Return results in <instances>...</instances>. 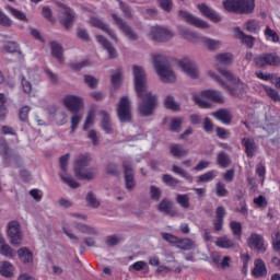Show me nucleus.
Wrapping results in <instances>:
<instances>
[{
  "label": "nucleus",
  "instance_id": "f257e3e1",
  "mask_svg": "<svg viewBox=\"0 0 280 280\" xmlns=\"http://www.w3.org/2000/svg\"><path fill=\"white\" fill-rule=\"evenodd\" d=\"M133 74V89L137 97L140 102L138 103V113L140 117H152L156 106H159V98L148 90V74L145 69L141 66H132Z\"/></svg>",
  "mask_w": 280,
  "mask_h": 280
},
{
  "label": "nucleus",
  "instance_id": "f03ea898",
  "mask_svg": "<svg viewBox=\"0 0 280 280\" xmlns=\"http://www.w3.org/2000/svg\"><path fill=\"white\" fill-rule=\"evenodd\" d=\"M217 71L230 84H228L220 75L215 74L213 71H209L208 75L218 82L222 89L229 92L233 97H238L242 100L244 97V82L240 78L235 77L231 71L225 68H222L220 63L215 66Z\"/></svg>",
  "mask_w": 280,
  "mask_h": 280
},
{
  "label": "nucleus",
  "instance_id": "7ed1b4c3",
  "mask_svg": "<svg viewBox=\"0 0 280 280\" xmlns=\"http://www.w3.org/2000/svg\"><path fill=\"white\" fill-rule=\"evenodd\" d=\"M153 65L158 75H160L161 81L164 82V84H172L173 82H176V74H174V70H172V67H170L165 57L162 55H154Z\"/></svg>",
  "mask_w": 280,
  "mask_h": 280
},
{
  "label": "nucleus",
  "instance_id": "20e7f679",
  "mask_svg": "<svg viewBox=\"0 0 280 280\" xmlns=\"http://www.w3.org/2000/svg\"><path fill=\"white\" fill-rule=\"evenodd\" d=\"M91 165V155H80L74 162V175L79 180H93L95 179V172L92 168H88Z\"/></svg>",
  "mask_w": 280,
  "mask_h": 280
},
{
  "label": "nucleus",
  "instance_id": "39448f33",
  "mask_svg": "<svg viewBox=\"0 0 280 280\" xmlns=\"http://www.w3.org/2000/svg\"><path fill=\"white\" fill-rule=\"evenodd\" d=\"M0 154L3 158L5 167H10V165H15V167H21V155L19 152L11 149L8 145V141L0 140Z\"/></svg>",
  "mask_w": 280,
  "mask_h": 280
},
{
  "label": "nucleus",
  "instance_id": "423d86ee",
  "mask_svg": "<svg viewBox=\"0 0 280 280\" xmlns=\"http://www.w3.org/2000/svg\"><path fill=\"white\" fill-rule=\"evenodd\" d=\"M253 62L257 69H264V67H280V56L277 52H262L254 57Z\"/></svg>",
  "mask_w": 280,
  "mask_h": 280
},
{
  "label": "nucleus",
  "instance_id": "0eeeda50",
  "mask_svg": "<svg viewBox=\"0 0 280 280\" xmlns=\"http://www.w3.org/2000/svg\"><path fill=\"white\" fill-rule=\"evenodd\" d=\"M117 117L120 124H130V121H132V113L130 112V97H120L117 106Z\"/></svg>",
  "mask_w": 280,
  "mask_h": 280
},
{
  "label": "nucleus",
  "instance_id": "6e6552de",
  "mask_svg": "<svg viewBox=\"0 0 280 280\" xmlns=\"http://www.w3.org/2000/svg\"><path fill=\"white\" fill-rule=\"evenodd\" d=\"M7 233L9 237V244L19 248L23 242V232L21 231V224H19V221L9 222Z\"/></svg>",
  "mask_w": 280,
  "mask_h": 280
},
{
  "label": "nucleus",
  "instance_id": "1a4fd4ad",
  "mask_svg": "<svg viewBox=\"0 0 280 280\" xmlns=\"http://www.w3.org/2000/svg\"><path fill=\"white\" fill-rule=\"evenodd\" d=\"M71 158V154L66 153L59 159V165L60 170L63 171V173H60L59 176L61 180L68 185V187H71V189H78L80 187V183H78L73 177L67 176V166L69 165V159Z\"/></svg>",
  "mask_w": 280,
  "mask_h": 280
},
{
  "label": "nucleus",
  "instance_id": "9d476101",
  "mask_svg": "<svg viewBox=\"0 0 280 280\" xmlns=\"http://www.w3.org/2000/svg\"><path fill=\"white\" fill-rule=\"evenodd\" d=\"M178 16L188 25H192V27H198L199 30H209V22L189 13L185 10L178 11Z\"/></svg>",
  "mask_w": 280,
  "mask_h": 280
},
{
  "label": "nucleus",
  "instance_id": "9b49d317",
  "mask_svg": "<svg viewBox=\"0 0 280 280\" xmlns=\"http://www.w3.org/2000/svg\"><path fill=\"white\" fill-rule=\"evenodd\" d=\"M247 246L252 250H256L258 254L264 255L268 250V245H266V241L264 236L258 233H252L247 240Z\"/></svg>",
  "mask_w": 280,
  "mask_h": 280
},
{
  "label": "nucleus",
  "instance_id": "f8f14e48",
  "mask_svg": "<svg viewBox=\"0 0 280 280\" xmlns=\"http://www.w3.org/2000/svg\"><path fill=\"white\" fill-rule=\"evenodd\" d=\"M222 7L232 14H246V0H223Z\"/></svg>",
  "mask_w": 280,
  "mask_h": 280
},
{
  "label": "nucleus",
  "instance_id": "ddd939ff",
  "mask_svg": "<svg viewBox=\"0 0 280 280\" xmlns=\"http://www.w3.org/2000/svg\"><path fill=\"white\" fill-rule=\"evenodd\" d=\"M63 104L72 115H78L81 108H84V98L75 95L66 96Z\"/></svg>",
  "mask_w": 280,
  "mask_h": 280
},
{
  "label": "nucleus",
  "instance_id": "4468645a",
  "mask_svg": "<svg viewBox=\"0 0 280 280\" xmlns=\"http://www.w3.org/2000/svg\"><path fill=\"white\" fill-rule=\"evenodd\" d=\"M113 21L118 25L119 30L129 38V40H139V35L132 31V27L130 25H127L126 21L124 19L119 18V15L113 13L112 14Z\"/></svg>",
  "mask_w": 280,
  "mask_h": 280
},
{
  "label": "nucleus",
  "instance_id": "2eb2a0df",
  "mask_svg": "<svg viewBox=\"0 0 280 280\" xmlns=\"http://www.w3.org/2000/svg\"><path fill=\"white\" fill-rule=\"evenodd\" d=\"M150 36L155 43H165V40H170L174 34L163 26H153L151 27Z\"/></svg>",
  "mask_w": 280,
  "mask_h": 280
},
{
  "label": "nucleus",
  "instance_id": "dca6fc26",
  "mask_svg": "<svg viewBox=\"0 0 280 280\" xmlns=\"http://www.w3.org/2000/svg\"><path fill=\"white\" fill-rule=\"evenodd\" d=\"M124 174H125V187L128 191H132L137 187V182L135 180V170L129 161L122 163Z\"/></svg>",
  "mask_w": 280,
  "mask_h": 280
},
{
  "label": "nucleus",
  "instance_id": "f3484780",
  "mask_svg": "<svg viewBox=\"0 0 280 280\" xmlns=\"http://www.w3.org/2000/svg\"><path fill=\"white\" fill-rule=\"evenodd\" d=\"M178 65L184 73H187L189 78H191L192 80L198 79V68H196V63H194L191 59L185 57L184 59L178 61Z\"/></svg>",
  "mask_w": 280,
  "mask_h": 280
},
{
  "label": "nucleus",
  "instance_id": "a211bd4d",
  "mask_svg": "<svg viewBox=\"0 0 280 280\" xmlns=\"http://www.w3.org/2000/svg\"><path fill=\"white\" fill-rule=\"evenodd\" d=\"M197 9L202 16H206V19H209L213 23H220V21H222V16H220V14H218L211 7L207 5V3L198 4Z\"/></svg>",
  "mask_w": 280,
  "mask_h": 280
},
{
  "label": "nucleus",
  "instance_id": "6ab92c4d",
  "mask_svg": "<svg viewBox=\"0 0 280 280\" xmlns=\"http://www.w3.org/2000/svg\"><path fill=\"white\" fill-rule=\"evenodd\" d=\"M90 23L92 27H96L97 30H102V32H105V34H107V36L110 37L112 40H115V43L119 40L117 38V35H115V33L113 32V30H110V27H108L107 24L104 23V21H102L101 19L95 16L91 18Z\"/></svg>",
  "mask_w": 280,
  "mask_h": 280
},
{
  "label": "nucleus",
  "instance_id": "aec40b11",
  "mask_svg": "<svg viewBox=\"0 0 280 280\" xmlns=\"http://www.w3.org/2000/svg\"><path fill=\"white\" fill-rule=\"evenodd\" d=\"M156 210L160 213H164V215H170L171 218L176 215V210H174V202L167 198H164L160 201V203L156 206Z\"/></svg>",
  "mask_w": 280,
  "mask_h": 280
},
{
  "label": "nucleus",
  "instance_id": "412c9836",
  "mask_svg": "<svg viewBox=\"0 0 280 280\" xmlns=\"http://www.w3.org/2000/svg\"><path fill=\"white\" fill-rule=\"evenodd\" d=\"M252 275L255 279H261V277H268V268L266 267V262L261 258H257L254 261V269L252 270Z\"/></svg>",
  "mask_w": 280,
  "mask_h": 280
},
{
  "label": "nucleus",
  "instance_id": "4be33fe9",
  "mask_svg": "<svg viewBox=\"0 0 280 280\" xmlns=\"http://www.w3.org/2000/svg\"><path fill=\"white\" fill-rule=\"evenodd\" d=\"M65 16L61 19L60 23L65 27V30L69 31L73 27V23H75V14L69 7H63Z\"/></svg>",
  "mask_w": 280,
  "mask_h": 280
},
{
  "label": "nucleus",
  "instance_id": "5701e85b",
  "mask_svg": "<svg viewBox=\"0 0 280 280\" xmlns=\"http://www.w3.org/2000/svg\"><path fill=\"white\" fill-rule=\"evenodd\" d=\"M211 117H214V119H218V121H221L222 124H225L228 126L233 120V115H231V110L226 108H221L217 112L211 113Z\"/></svg>",
  "mask_w": 280,
  "mask_h": 280
},
{
  "label": "nucleus",
  "instance_id": "b1692460",
  "mask_svg": "<svg viewBox=\"0 0 280 280\" xmlns=\"http://www.w3.org/2000/svg\"><path fill=\"white\" fill-rule=\"evenodd\" d=\"M96 40L97 43H100V45H102V47H104V49H106L112 60H115V58H117V50L115 49V47H113V45H110V42H108L106 37H104L103 35H97Z\"/></svg>",
  "mask_w": 280,
  "mask_h": 280
},
{
  "label": "nucleus",
  "instance_id": "393cba45",
  "mask_svg": "<svg viewBox=\"0 0 280 280\" xmlns=\"http://www.w3.org/2000/svg\"><path fill=\"white\" fill-rule=\"evenodd\" d=\"M217 219L213 221L214 231L220 232L224 226V215H226V210L224 207L219 206L215 210Z\"/></svg>",
  "mask_w": 280,
  "mask_h": 280
},
{
  "label": "nucleus",
  "instance_id": "a878e982",
  "mask_svg": "<svg viewBox=\"0 0 280 280\" xmlns=\"http://www.w3.org/2000/svg\"><path fill=\"white\" fill-rule=\"evenodd\" d=\"M200 95L201 97H206L215 104H224V97H222V94H220V92L217 90H205L201 91Z\"/></svg>",
  "mask_w": 280,
  "mask_h": 280
},
{
  "label": "nucleus",
  "instance_id": "bb28decb",
  "mask_svg": "<svg viewBox=\"0 0 280 280\" xmlns=\"http://www.w3.org/2000/svg\"><path fill=\"white\" fill-rule=\"evenodd\" d=\"M50 49L52 58H56L60 65L65 62V49L58 42H50Z\"/></svg>",
  "mask_w": 280,
  "mask_h": 280
},
{
  "label": "nucleus",
  "instance_id": "cd10ccee",
  "mask_svg": "<svg viewBox=\"0 0 280 280\" xmlns=\"http://www.w3.org/2000/svg\"><path fill=\"white\" fill-rule=\"evenodd\" d=\"M19 259L24 264H34V253L27 247H22L16 250Z\"/></svg>",
  "mask_w": 280,
  "mask_h": 280
},
{
  "label": "nucleus",
  "instance_id": "c85d7f7f",
  "mask_svg": "<svg viewBox=\"0 0 280 280\" xmlns=\"http://www.w3.org/2000/svg\"><path fill=\"white\" fill-rule=\"evenodd\" d=\"M102 115V121H101V128L106 132L107 135L113 133V124L110 122V115L107 114V112L102 110L100 113Z\"/></svg>",
  "mask_w": 280,
  "mask_h": 280
},
{
  "label": "nucleus",
  "instance_id": "c756f323",
  "mask_svg": "<svg viewBox=\"0 0 280 280\" xmlns=\"http://www.w3.org/2000/svg\"><path fill=\"white\" fill-rule=\"evenodd\" d=\"M176 248L179 250H194L196 248V242L191 238H178Z\"/></svg>",
  "mask_w": 280,
  "mask_h": 280
},
{
  "label": "nucleus",
  "instance_id": "7c9ffc66",
  "mask_svg": "<svg viewBox=\"0 0 280 280\" xmlns=\"http://www.w3.org/2000/svg\"><path fill=\"white\" fill-rule=\"evenodd\" d=\"M1 277H5V279H12L14 277V265L10 261H3L0 267Z\"/></svg>",
  "mask_w": 280,
  "mask_h": 280
},
{
  "label": "nucleus",
  "instance_id": "2f4dec72",
  "mask_svg": "<svg viewBox=\"0 0 280 280\" xmlns=\"http://www.w3.org/2000/svg\"><path fill=\"white\" fill-rule=\"evenodd\" d=\"M164 106L167 110H173V113H178L180 110V104L176 102L174 95H166L164 98Z\"/></svg>",
  "mask_w": 280,
  "mask_h": 280
},
{
  "label": "nucleus",
  "instance_id": "473e14b6",
  "mask_svg": "<svg viewBox=\"0 0 280 280\" xmlns=\"http://www.w3.org/2000/svg\"><path fill=\"white\" fill-rule=\"evenodd\" d=\"M73 226L77 229V231H80V233H84L85 235H97V229L93 226L80 222H74Z\"/></svg>",
  "mask_w": 280,
  "mask_h": 280
},
{
  "label": "nucleus",
  "instance_id": "72a5a7b5",
  "mask_svg": "<svg viewBox=\"0 0 280 280\" xmlns=\"http://www.w3.org/2000/svg\"><path fill=\"white\" fill-rule=\"evenodd\" d=\"M170 152L173 156H177L179 159L189 154V150L183 149V145L180 144H171Z\"/></svg>",
  "mask_w": 280,
  "mask_h": 280
},
{
  "label": "nucleus",
  "instance_id": "f704fd0d",
  "mask_svg": "<svg viewBox=\"0 0 280 280\" xmlns=\"http://www.w3.org/2000/svg\"><path fill=\"white\" fill-rule=\"evenodd\" d=\"M7 9L10 12V14L14 16V19L27 23V14L23 13L21 10L15 9L12 5H7Z\"/></svg>",
  "mask_w": 280,
  "mask_h": 280
},
{
  "label": "nucleus",
  "instance_id": "c9c22d12",
  "mask_svg": "<svg viewBox=\"0 0 280 280\" xmlns=\"http://www.w3.org/2000/svg\"><path fill=\"white\" fill-rule=\"evenodd\" d=\"M217 163L220 167H229V165H231V158L229 156V154H226V152L224 151H221L219 154H218V158H217Z\"/></svg>",
  "mask_w": 280,
  "mask_h": 280
},
{
  "label": "nucleus",
  "instance_id": "e433bc0d",
  "mask_svg": "<svg viewBox=\"0 0 280 280\" xmlns=\"http://www.w3.org/2000/svg\"><path fill=\"white\" fill-rule=\"evenodd\" d=\"M172 172H174V174H178V176H182V178H185V180H189V183L194 182V176H191V174L187 173L185 170L180 168L178 165H173Z\"/></svg>",
  "mask_w": 280,
  "mask_h": 280
},
{
  "label": "nucleus",
  "instance_id": "4c0bfd02",
  "mask_svg": "<svg viewBox=\"0 0 280 280\" xmlns=\"http://www.w3.org/2000/svg\"><path fill=\"white\" fill-rule=\"evenodd\" d=\"M254 154H257V144L255 140L247 138L246 139V156L253 158Z\"/></svg>",
  "mask_w": 280,
  "mask_h": 280
},
{
  "label": "nucleus",
  "instance_id": "58836bf2",
  "mask_svg": "<svg viewBox=\"0 0 280 280\" xmlns=\"http://www.w3.org/2000/svg\"><path fill=\"white\" fill-rule=\"evenodd\" d=\"M110 82L114 89L119 90L121 89V82H124V77L121 75V71H117L116 73L112 74Z\"/></svg>",
  "mask_w": 280,
  "mask_h": 280
},
{
  "label": "nucleus",
  "instance_id": "ea45409f",
  "mask_svg": "<svg viewBox=\"0 0 280 280\" xmlns=\"http://www.w3.org/2000/svg\"><path fill=\"white\" fill-rule=\"evenodd\" d=\"M121 242H124V237L118 236V235H110V236H107L105 240V244H106V246H109V248L119 246V244H121Z\"/></svg>",
  "mask_w": 280,
  "mask_h": 280
},
{
  "label": "nucleus",
  "instance_id": "a19ab883",
  "mask_svg": "<svg viewBox=\"0 0 280 280\" xmlns=\"http://www.w3.org/2000/svg\"><path fill=\"white\" fill-rule=\"evenodd\" d=\"M215 246H218L219 248H233L235 244L233 243V241H231L226 236H223L217 240Z\"/></svg>",
  "mask_w": 280,
  "mask_h": 280
},
{
  "label": "nucleus",
  "instance_id": "79ce46f5",
  "mask_svg": "<svg viewBox=\"0 0 280 280\" xmlns=\"http://www.w3.org/2000/svg\"><path fill=\"white\" fill-rule=\"evenodd\" d=\"M4 51L7 54H19L21 56V48L19 47V44L15 42H9L7 45L3 46Z\"/></svg>",
  "mask_w": 280,
  "mask_h": 280
},
{
  "label": "nucleus",
  "instance_id": "37998d69",
  "mask_svg": "<svg viewBox=\"0 0 280 280\" xmlns=\"http://www.w3.org/2000/svg\"><path fill=\"white\" fill-rule=\"evenodd\" d=\"M175 201L179 207H182V209H189L190 207L189 195H177Z\"/></svg>",
  "mask_w": 280,
  "mask_h": 280
},
{
  "label": "nucleus",
  "instance_id": "c03bdc74",
  "mask_svg": "<svg viewBox=\"0 0 280 280\" xmlns=\"http://www.w3.org/2000/svg\"><path fill=\"white\" fill-rule=\"evenodd\" d=\"M0 255H3L4 257H9V259H14L15 254L12 247L8 244H3L0 246Z\"/></svg>",
  "mask_w": 280,
  "mask_h": 280
},
{
  "label": "nucleus",
  "instance_id": "a18cd8bd",
  "mask_svg": "<svg viewBox=\"0 0 280 280\" xmlns=\"http://www.w3.org/2000/svg\"><path fill=\"white\" fill-rule=\"evenodd\" d=\"M85 200L92 209H97V207H100V201L93 191L86 194Z\"/></svg>",
  "mask_w": 280,
  "mask_h": 280
},
{
  "label": "nucleus",
  "instance_id": "49530a36",
  "mask_svg": "<svg viewBox=\"0 0 280 280\" xmlns=\"http://www.w3.org/2000/svg\"><path fill=\"white\" fill-rule=\"evenodd\" d=\"M230 229L234 235V237H237L240 240V237H242V223L237 222V221H232L230 223Z\"/></svg>",
  "mask_w": 280,
  "mask_h": 280
},
{
  "label": "nucleus",
  "instance_id": "de8ad7c7",
  "mask_svg": "<svg viewBox=\"0 0 280 280\" xmlns=\"http://www.w3.org/2000/svg\"><path fill=\"white\" fill-rule=\"evenodd\" d=\"M83 80L90 89H97V85L100 84V81L91 74L83 75Z\"/></svg>",
  "mask_w": 280,
  "mask_h": 280
},
{
  "label": "nucleus",
  "instance_id": "09e8293b",
  "mask_svg": "<svg viewBox=\"0 0 280 280\" xmlns=\"http://www.w3.org/2000/svg\"><path fill=\"white\" fill-rule=\"evenodd\" d=\"M162 182L165 183V185H168V187H176V185L180 184V180L174 178V176L170 174H164L162 176Z\"/></svg>",
  "mask_w": 280,
  "mask_h": 280
},
{
  "label": "nucleus",
  "instance_id": "8fccbe9b",
  "mask_svg": "<svg viewBox=\"0 0 280 280\" xmlns=\"http://www.w3.org/2000/svg\"><path fill=\"white\" fill-rule=\"evenodd\" d=\"M217 60L220 65H231L233 60V55L230 52L217 55Z\"/></svg>",
  "mask_w": 280,
  "mask_h": 280
},
{
  "label": "nucleus",
  "instance_id": "3c124183",
  "mask_svg": "<svg viewBox=\"0 0 280 280\" xmlns=\"http://www.w3.org/2000/svg\"><path fill=\"white\" fill-rule=\"evenodd\" d=\"M161 188L156 187V186H150V198L151 200H153L154 202H159L161 200Z\"/></svg>",
  "mask_w": 280,
  "mask_h": 280
},
{
  "label": "nucleus",
  "instance_id": "603ef678",
  "mask_svg": "<svg viewBox=\"0 0 280 280\" xmlns=\"http://www.w3.org/2000/svg\"><path fill=\"white\" fill-rule=\"evenodd\" d=\"M12 25H14L12 20L0 10V26L10 28Z\"/></svg>",
  "mask_w": 280,
  "mask_h": 280
},
{
  "label": "nucleus",
  "instance_id": "864d4df0",
  "mask_svg": "<svg viewBox=\"0 0 280 280\" xmlns=\"http://www.w3.org/2000/svg\"><path fill=\"white\" fill-rule=\"evenodd\" d=\"M215 178V172L209 171L202 175H199L197 178V183H209V180H213Z\"/></svg>",
  "mask_w": 280,
  "mask_h": 280
},
{
  "label": "nucleus",
  "instance_id": "5fc2aeb1",
  "mask_svg": "<svg viewBox=\"0 0 280 280\" xmlns=\"http://www.w3.org/2000/svg\"><path fill=\"white\" fill-rule=\"evenodd\" d=\"M180 126H183V118H172L170 130L172 132H178L180 130Z\"/></svg>",
  "mask_w": 280,
  "mask_h": 280
},
{
  "label": "nucleus",
  "instance_id": "6e6d98bb",
  "mask_svg": "<svg viewBox=\"0 0 280 280\" xmlns=\"http://www.w3.org/2000/svg\"><path fill=\"white\" fill-rule=\"evenodd\" d=\"M117 2L119 3V8L125 14L126 19H132V11L130 10V7L121 0H117Z\"/></svg>",
  "mask_w": 280,
  "mask_h": 280
},
{
  "label": "nucleus",
  "instance_id": "4d7b16f0",
  "mask_svg": "<svg viewBox=\"0 0 280 280\" xmlns=\"http://www.w3.org/2000/svg\"><path fill=\"white\" fill-rule=\"evenodd\" d=\"M258 28H259V22L257 20H249L246 23V30L250 34H255V32H257Z\"/></svg>",
  "mask_w": 280,
  "mask_h": 280
},
{
  "label": "nucleus",
  "instance_id": "13d9d810",
  "mask_svg": "<svg viewBox=\"0 0 280 280\" xmlns=\"http://www.w3.org/2000/svg\"><path fill=\"white\" fill-rule=\"evenodd\" d=\"M31 110L30 106H23L19 112V119L24 122L27 121Z\"/></svg>",
  "mask_w": 280,
  "mask_h": 280
},
{
  "label": "nucleus",
  "instance_id": "bf43d9fd",
  "mask_svg": "<svg viewBox=\"0 0 280 280\" xmlns=\"http://www.w3.org/2000/svg\"><path fill=\"white\" fill-rule=\"evenodd\" d=\"M107 174H110V176H119V165L115 163H109L106 166Z\"/></svg>",
  "mask_w": 280,
  "mask_h": 280
},
{
  "label": "nucleus",
  "instance_id": "052dcab7",
  "mask_svg": "<svg viewBox=\"0 0 280 280\" xmlns=\"http://www.w3.org/2000/svg\"><path fill=\"white\" fill-rule=\"evenodd\" d=\"M265 36H267V38H271L272 43H279V35L269 26L265 30Z\"/></svg>",
  "mask_w": 280,
  "mask_h": 280
},
{
  "label": "nucleus",
  "instance_id": "680f3d73",
  "mask_svg": "<svg viewBox=\"0 0 280 280\" xmlns=\"http://www.w3.org/2000/svg\"><path fill=\"white\" fill-rule=\"evenodd\" d=\"M203 44L208 49H218V47H220V40H214L211 38H203Z\"/></svg>",
  "mask_w": 280,
  "mask_h": 280
},
{
  "label": "nucleus",
  "instance_id": "e2e57ef3",
  "mask_svg": "<svg viewBox=\"0 0 280 280\" xmlns=\"http://www.w3.org/2000/svg\"><path fill=\"white\" fill-rule=\"evenodd\" d=\"M70 67H71L74 71H82V69H84L85 67H91V61H89V60H83V61L78 62V63H71Z\"/></svg>",
  "mask_w": 280,
  "mask_h": 280
},
{
  "label": "nucleus",
  "instance_id": "0e129e2a",
  "mask_svg": "<svg viewBox=\"0 0 280 280\" xmlns=\"http://www.w3.org/2000/svg\"><path fill=\"white\" fill-rule=\"evenodd\" d=\"M202 128L205 132H213V121L211 120V118H203Z\"/></svg>",
  "mask_w": 280,
  "mask_h": 280
},
{
  "label": "nucleus",
  "instance_id": "69168bd1",
  "mask_svg": "<svg viewBox=\"0 0 280 280\" xmlns=\"http://www.w3.org/2000/svg\"><path fill=\"white\" fill-rule=\"evenodd\" d=\"M160 8L164 12H172L173 3L172 0H159Z\"/></svg>",
  "mask_w": 280,
  "mask_h": 280
},
{
  "label": "nucleus",
  "instance_id": "338daca9",
  "mask_svg": "<svg viewBox=\"0 0 280 280\" xmlns=\"http://www.w3.org/2000/svg\"><path fill=\"white\" fill-rule=\"evenodd\" d=\"M194 102L200 106L201 108H211V103L202 100L200 96L198 95H195L194 96Z\"/></svg>",
  "mask_w": 280,
  "mask_h": 280
},
{
  "label": "nucleus",
  "instance_id": "774afa93",
  "mask_svg": "<svg viewBox=\"0 0 280 280\" xmlns=\"http://www.w3.org/2000/svg\"><path fill=\"white\" fill-rule=\"evenodd\" d=\"M21 84L24 93L30 94L32 93V82L27 81L25 77L21 78Z\"/></svg>",
  "mask_w": 280,
  "mask_h": 280
}]
</instances>
